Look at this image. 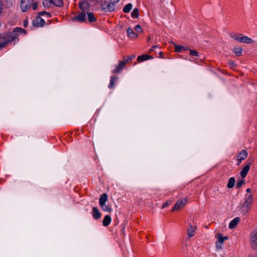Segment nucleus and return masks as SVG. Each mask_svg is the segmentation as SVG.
Returning <instances> with one entry per match:
<instances>
[{"label":"nucleus","mask_w":257,"mask_h":257,"mask_svg":"<svg viewBox=\"0 0 257 257\" xmlns=\"http://www.w3.org/2000/svg\"><path fill=\"white\" fill-rule=\"evenodd\" d=\"M250 238L251 247L253 249L257 250V228L251 232Z\"/></svg>","instance_id":"39448f33"},{"label":"nucleus","mask_w":257,"mask_h":257,"mask_svg":"<svg viewBox=\"0 0 257 257\" xmlns=\"http://www.w3.org/2000/svg\"><path fill=\"white\" fill-rule=\"evenodd\" d=\"M235 182V180L233 177L230 178L228 182L227 187L228 188H232L234 185Z\"/></svg>","instance_id":"a878e982"},{"label":"nucleus","mask_w":257,"mask_h":257,"mask_svg":"<svg viewBox=\"0 0 257 257\" xmlns=\"http://www.w3.org/2000/svg\"><path fill=\"white\" fill-rule=\"evenodd\" d=\"M251 165V163H248L246 165L244 166V167L242 169V170L240 172V176L242 178H244L246 176L248 172L250 169V166Z\"/></svg>","instance_id":"9d476101"},{"label":"nucleus","mask_w":257,"mask_h":257,"mask_svg":"<svg viewBox=\"0 0 257 257\" xmlns=\"http://www.w3.org/2000/svg\"><path fill=\"white\" fill-rule=\"evenodd\" d=\"M233 52L237 56H240L241 55L242 49L240 47L238 48H234L232 49Z\"/></svg>","instance_id":"5701e85b"},{"label":"nucleus","mask_w":257,"mask_h":257,"mask_svg":"<svg viewBox=\"0 0 257 257\" xmlns=\"http://www.w3.org/2000/svg\"><path fill=\"white\" fill-rule=\"evenodd\" d=\"M101 9L105 12H110L114 10V5L110 1H105L102 4Z\"/></svg>","instance_id":"423d86ee"},{"label":"nucleus","mask_w":257,"mask_h":257,"mask_svg":"<svg viewBox=\"0 0 257 257\" xmlns=\"http://www.w3.org/2000/svg\"><path fill=\"white\" fill-rule=\"evenodd\" d=\"M132 9V5L131 4H127L123 9V12L125 13H128Z\"/></svg>","instance_id":"bb28decb"},{"label":"nucleus","mask_w":257,"mask_h":257,"mask_svg":"<svg viewBox=\"0 0 257 257\" xmlns=\"http://www.w3.org/2000/svg\"><path fill=\"white\" fill-rule=\"evenodd\" d=\"M135 30L137 32H142V29L140 25H137L135 26Z\"/></svg>","instance_id":"c9c22d12"},{"label":"nucleus","mask_w":257,"mask_h":257,"mask_svg":"<svg viewBox=\"0 0 257 257\" xmlns=\"http://www.w3.org/2000/svg\"><path fill=\"white\" fill-rule=\"evenodd\" d=\"M107 200V195L106 193H103L102 194L99 198V205L100 206L103 205L104 204H105L106 201Z\"/></svg>","instance_id":"a211bd4d"},{"label":"nucleus","mask_w":257,"mask_h":257,"mask_svg":"<svg viewBox=\"0 0 257 257\" xmlns=\"http://www.w3.org/2000/svg\"><path fill=\"white\" fill-rule=\"evenodd\" d=\"M170 204L169 201H166L163 205V206H162V208H164L168 206H169Z\"/></svg>","instance_id":"4c0bfd02"},{"label":"nucleus","mask_w":257,"mask_h":257,"mask_svg":"<svg viewBox=\"0 0 257 257\" xmlns=\"http://www.w3.org/2000/svg\"><path fill=\"white\" fill-rule=\"evenodd\" d=\"M150 37H149L148 38V40L150 41Z\"/></svg>","instance_id":"09e8293b"},{"label":"nucleus","mask_w":257,"mask_h":257,"mask_svg":"<svg viewBox=\"0 0 257 257\" xmlns=\"http://www.w3.org/2000/svg\"><path fill=\"white\" fill-rule=\"evenodd\" d=\"M109 1H110L115 5V4L117 3L119 1V0H109Z\"/></svg>","instance_id":"a19ab883"},{"label":"nucleus","mask_w":257,"mask_h":257,"mask_svg":"<svg viewBox=\"0 0 257 257\" xmlns=\"http://www.w3.org/2000/svg\"><path fill=\"white\" fill-rule=\"evenodd\" d=\"M158 47V46H154L152 47V48L154 49Z\"/></svg>","instance_id":"a18cd8bd"},{"label":"nucleus","mask_w":257,"mask_h":257,"mask_svg":"<svg viewBox=\"0 0 257 257\" xmlns=\"http://www.w3.org/2000/svg\"><path fill=\"white\" fill-rule=\"evenodd\" d=\"M111 220V219L110 216L106 215L104 217V218L103 220V221H102V224H103V226H108L110 224Z\"/></svg>","instance_id":"aec40b11"},{"label":"nucleus","mask_w":257,"mask_h":257,"mask_svg":"<svg viewBox=\"0 0 257 257\" xmlns=\"http://www.w3.org/2000/svg\"><path fill=\"white\" fill-rule=\"evenodd\" d=\"M34 0H21V8L23 12L27 11L32 6Z\"/></svg>","instance_id":"6e6552de"},{"label":"nucleus","mask_w":257,"mask_h":257,"mask_svg":"<svg viewBox=\"0 0 257 257\" xmlns=\"http://www.w3.org/2000/svg\"><path fill=\"white\" fill-rule=\"evenodd\" d=\"M196 226H193L192 225L190 224L187 230V233L189 237H192L195 235V231Z\"/></svg>","instance_id":"dca6fc26"},{"label":"nucleus","mask_w":257,"mask_h":257,"mask_svg":"<svg viewBox=\"0 0 257 257\" xmlns=\"http://www.w3.org/2000/svg\"><path fill=\"white\" fill-rule=\"evenodd\" d=\"M190 50L189 47H184V48L183 49V50H184V51H186V50Z\"/></svg>","instance_id":"37998d69"},{"label":"nucleus","mask_w":257,"mask_h":257,"mask_svg":"<svg viewBox=\"0 0 257 257\" xmlns=\"http://www.w3.org/2000/svg\"><path fill=\"white\" fill-rule=\"evenodd\" d=\"M52 4L57 7H62L63 5L62 0H51Z\"/></svg>","instance_id":"393cba45"},{"label":"nucleus","mask_w":257,"mask_h":257,"mask_svg":"<svg viewBox=\"0 0 257 257\" xmlns=\"http://www.w3.org/2000/svg\"><path fill=\"white\" fill-rule=\"evenodd\" d=\"M154 49L153 48H152L150 50V52H151L152 51H153Z\"/></svg>","instance_id":"49530a36"},{"label":"nucleus","mask_w":257,"mask_h":257,"mask_svg":"<svg viewBox=\"0 0 257 257\" xmlns=\"http://www.w3.org/2000/svg\"><path fill=\"white\" fill-rule=\"evenodd\" d=\"M245 184V181L243 179L238 180L236 183V187L238 188H240L243 184Z\"/></svg>","instance_id":"473e14b6"},{"label":"nucleus","mask_w":257,"mask_h":257,"mask_svg":"<svg viewBox=\"0 0 257 257\" xmlns=\"http://www.w3.org/2000/svg\"><path fill=\"white\" fill-rule=\"evenodd\" d=\"M248 153L247 151L245 150H242L241 152H239L238 155L237 156V158L244 160L247 157Z\"/></svg>","instance_id":"f3484780"},{"label":"nucleus","mask_w":257,"mask_h":257,"mask_svg":"<svg viewBox=\"0 0 257 257\" xmlns=\"http://www.w3.org/2000/svg\"><path fill=\"white\" fill-rule=\"evenodd\" d=\"M174 46H175V47H174L175 51V52H181L182 50H183V49L184 48L183 46L177 45L176 44H175Z\"/></svg>","instance_id":"7c9ffc66"},{"label":"nucleus","mask_w":257,"mask_h":257,"mask_svg":"<svg viewBox=\"0 0 257 257\" xmlns=\"http://www.w3.org/2000/svg\"><path fill=\"white\" fill-rule=\"evenodd\" d=\"M189 53H190V55L192 56H198V53L195 50H193V49L189 50Z\"/></svg>","instance_id":"f704fd0d"},{"label":"nucleus","mask_w":257,"mask_h":257,"mask_svg":"<svg viewBox=\"0 0 257 257\" xmlns=\"http://www.w3.org/2000/svg\"><path fill=\"white\" fill-rule=\"evenodd\" d=\"M240 221V218L238 217H235L233 219L229 224V228L230 229H233L235 227V226L238 224Z\"/></svg>","instance_id":"ddd939ff"},{"label":"nucleus","mask_w":257,"mask_h":257,"mask_svg":"<svg viewBox=\"0 0 257 257\" xmlns=\"http://www.w3.org/2000/svg\"><path fill=\"white\" fill-rule=\"evenodd\" d=\"M242 36V34H237V33H232L230 34V36L231 38H232L233 39L238 41V42H240V37Z\"/></svg>","instance_id":"4be33fe9"},{"label":"nucleus","mask_w":257,"mask_h":257,"mask_svg":"<svg viewBox=\"0 0 257 257\" xmlns=\"http://www.w3.org/2000/svg\"><path fill=\"white\" fill-rule=\"evenodd\" d=\"M162 54H163V53H162V52H160V56H162Z\"/></svg>","instance_id":"de8ad7c7"},{"label":"nucleus","mask_w":257,"mask_h":257,"mask_svg":"<svg viewBox=\"0 0 257 257\" xmlns=\"http://www.w3.org/2000/svg\"><path fill=\"white\" fill-rule=\"evenodd\" d=\"M187 201V197H185L183 199H179L173 208L172 211H179L185 207Z\"/></svg>","instance_id":"20e7f679"},{"label":"nucleus","mask_w":257,"mask_h":257,"mask_svg":"<svg viewBox=\"0 0 257 257\" xmlns=\"http://www.w3.org/2000/svg\"><path fill=\"white\" fill-rule=\"evenodd\" d=\"M91 6L92 5L87 0L80 2L79 5V7L81 10V12L78 15L74 16L72 18V20L79 22H86V14L89 12V10Z\"/></svg>","instance_id":"f257e3e1"},{"label":"nucleus","mask_w":257,"mask_h":257,"mask_svg":"<svg viewBox=\"0 0 257 257\" xmlns=\"http://www.w3.org/2000/svg\"><path fill=\"white\" fill-rule=\"evenodd\" d=\"M100 207L104 211L110 212L112 210L111 208L109 206L105 205V204H104L103 205L100 206Z\"/></svg>","instance_id":"c756f323"},{"label":"nucleus","mask_w":257,"mask_h":257,"mask_svg":"<svg viewBox=\"0 0 257 257\" xmlns=\"http://www.w3.org/2000/svg\"><path fill=\"white\" fill-rule=\"evenodd\" d=\"M117 78H118L116 76H112L111 77L110 84L108 86L109 88H112L114 87Z\"/></svg>","instance_id":"b1692460"},{"label":"nucleus","mask_w":257,"mask_h":257,"mask_svg":"<svg viewBox=\"0 0 257 257\" xmlns=\"http://www.w3.org/2000/svg\"><path fill=\"white\" fill-rule=\"evenodd\" d=\"M152 58H153V57L152 56L148 55H142L138 57L137 60L138 61H143L144 60H146Z\"/></svg>","instance_id":"412c9836"},{"label":"nucleus","mask_w":257,"mask_h":257,"mask_svg":"<svg viewBox=\"0 0 257 257\" xmlns=\"http://www.w3.org/2000/svg\"><path fill=\"white\" fill-rule=\"evenodd\" d=\"M92 6H95L102 2V0H87Z\"/></svg>","instance_id":"2f4dec72"},{"label":"nucleus","mask_w":257,"mask_h":257,"mask_svg":"<svg viewBox=\"0 0 257 257\" xmlns=\"http://www.w3.org/2000/svg\"><path fill=\"white\" fill-rule=\"evenodd\" d=\"M1 26V24L0 23V27Z\"/></svg>","instance_id":"8fccbe9b"},{"label":"nucleus","mask_w":257,"mask_h":257,"mask_svg":"<svg viewBox=\"0 0 257 257\" xmlns=\"http://www.w3.org/2000/svg\"><path fill=\"white\" fill-rule=\"evenodd\" d=\"M127 33L128 37L132 39L137 38L138 37V35L134 33L133 30L131 28H128L127 29Z\"/></svg>","instance_id":"6ab92c4d"},{"label":"nucleus","mask_w":257,"mask_h":257,"mask_svg":"<svg viewBox=\"0 0 257 257\" xmlns=\"http://www.w3.org/2000/svg\"><path fill=\"white\" fill-rule=\"evenodd\" d=\"M44 14L47 15L48 16V17H51L50 14L49 13H48V12H47L46 11L42 12H40V13H39V15H41V16H43Z\"/></svg>","instance_id":"e433bc0d"},{"label":"nucleus","mask_w":257,"mask_h":257,"mask_svg":"<svg viewBox=\"0 0 257 257\" xmlns=\"http://www.w3.org/2000/svg\"><path fill=\"white\" fill-rule=\"evenodd\" d=\"M250 191H251V190H250V188H247V189H246V192H248V193H250Z\"/></svg>","instance_id":"c03bdc74"},{"label":"nucleus","mask_w":257,"mask_h":257,"mask_svg":"<svg viewBox=\"0 0 257 257\" xmlns=\"http://www.w3.org/2000/svg\"><path fill=\"white\" fill-rule=\"evenodd\" d=\"M32 6V7H33V9L34 10H36V9H37V3H35V4H33Z\"/></svg>","instance_id":"ea45409f"},{"label":"nucleus","mask_w":257,"mask_h":257,"mask_svg":"<svg viewBox=\"0 0 257 257\" xmlns=\"http://www.w3.org/2000/svg\"><path fill=\"white\" fill-rule=\"evenodd\" d=\"M86 15H87L86 19L89 23H93L96 21V18L93 13L89 12L86 13Z\"/></svg>","instance_id":"f8f14e48"},{"label":"nucleus","mask_w":257,"mask_h":257,"mask_svg":"<svg viewBox=\"0 0 257 257\" xmlns=\"http://www.w3.org/2000/svg\"><path fill=\"white\" fill-rule=\"evenodd\" d=\"M126 64V61H120L118 65L116 67L115 69H114L112 71L113 73H119L121 70L124 67L125 65Z\"/></svg>","instance_id":"1a4fd4ad"},{"label":"nucleus","mask_w":257,"mask_h":257,"mask_svg":"<svg viewBox=\"0 0 257 257\" xmlns=\"http://www.w3.org/2000/svg\"><path fill=\"white\" fill-rule=\"evenodd\" d=\"M22 31L25 32V31L21 28H16L12 32L6 34L3 37L4 41L0 42V49L4 47L8 43L15 41L17 39V32H21Z\"/></svg>","instance_id":"f03ea898"},{"label":"nucleus","mask_w":257,"mask_h":257,"mask_svg":"<svg viewBox=\"0 0 257 257\" xmlns=\"http://www.w3.org/2000/svg\"><path fill=\"white\" fill-rule=\"evenodd\" d=\"M42 4L44 7L47 8H49L51 6V5L52 4L51 0H44Z\"/></svg>","instance_id":"cd10ccee"},{"label":"nucleus","mask_w":257,"mask_h":257,"mask_svg":"<svg viewBox=\"0 0 257 257\" xmlns=\"http://www.w3.org/2000/svg\"><path fill=\"white\" fill-rule=\"evenodd\" d=\"M241 43H245L247 44H251L253 43V41L247 36H241L240 39Z\"/></svg>","instance_id":"4468645a"},{"label":"nucleus","mask_w":257,"mask_h":257,"mask_svg":"<svg viewBox=\"0 0 257 257\" xmlns=\"http://www.w3.org/2000/svg\"><path fill=\"white\" fill-rule=\"evenodd\" d=\"M135 57V55H132L131 56H126L123 57V59L124 61H126V63L129 61L131 60L132 59Z\"/></svg>","instance_id":"72a5a7b5"},{"label":"nucleus","mask_w":257,"mask_h":257,"mask_svg":"<svg viewBox=\"0 0 257 257\" xmlns=\"http://www.w3.org/2000/svg\"><path fill=\"white\" fill-rule=\"evenodd\" d=\"M229 65H230L231 66H233V67L235 66V65H235V63H234V62H233V61L230 62L229 63Z\"/></svg>","instance_id":"79ce46f5"},{"label":"nucleus","mask_w":257,"mask_h":257,"mask_svg":"<svg viewBox=\"0 0 257 257\" xmlns=\"http://www.w3.org/2000/svg\"><path fill=\"white\" fill-rule=\"evenodd\" d=\"M139 10L135 8L132 12L131 16L133 18H137L139 17Z\"/></svg>","instance_id":"c85d7f7f"},{"label":"nucleus","mask_w":257,"mask_h":257,"mask_svg":"<svg viewBox=\"0 0 257 257\" xmlns=\"http://www.w3.org/2000/svg\"><path fill=\"white\" fill-rule=\"evenodd\" d=\"M216 238L218 240L216 242V246L218 249L222 248L221 244L223 243L224 240L228 239L227 236H223L221 233H218L216 235Z\"/></svg>","instance_id":"0eeeda50"},{"label":"nucleus","mask_w":257,"mask_h":257,"mask_svg":"<svg viewBox=\"0 0 257 257\" xmlns=\"http://www.w3.org/2000/svg\"><path fill=\"white\" fill-rule=\"evenodd\" d=\"M242 161H243L242 160L240 159L237 158V166L240 165V164L241 163Z\"/></svg>","instance_id":"58836bf2"},{"label":"nucleus","mask_w":257,"mask_h":257,"mask_svg":"<svg viewBox=\"0 0 257 257\" xmlns=\"http://www.w3.org/2000/svg\"><path fill=\"white\" fill-rule=\"evenodd\" d=\"M45 23L44 20L40 17H37L34 21V25L37 27L43 26Z\"/></svg>","instance_id":"9b49d317"},{"label":"nucleus","mask_w":257,"mask_h":257,"mask_svg":"<svg viewBox=\"0 0 257 257\" xmlns=\"http://www.w3.org/2000/svg\"><path fill=\"white\" fill-rule=\"evenodd\" d=\"M92 215L95 219H98L101 217V214L96 207H93L92 209Z\"/></svg>","instance_id":"2eb2a0df"},{"label":"nucleus","mask_w":257,"mask_h":257,"mask_svg":"<svg viewBox=\"0 0 257 257\" xmlns=\"http://www.w3.org/2000/svg\"><path fill=\"white\" fill-rule=\"evenodd\" d=\"M253 199L251 194L246 195L243 202L240 205L239 208L240 213L246 215L250 210L253 205Z\"/></svg>","instance_id":"7ed1b4c3"}]
</instances>
